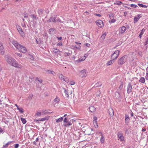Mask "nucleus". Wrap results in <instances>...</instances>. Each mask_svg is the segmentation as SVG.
<instances>
[{
	"label": "nucleus",
	"instance_id": "1",
	"mask_svg": "<svg viewBox=\"0 0 148 148\" xmlns=\"http://www.w3.org/2000/svg\"><path fill=\"white\" fill-rule=\"evenodd\" d=\"M5 59L6 62L12 66L17 68L21 69L22 68V66L21 64L17 63L16 61L11 57L8 55L6 56Z\"/></svg>",
	"mask_w": 148,
	"mask_h": 148
},
{
	"label": "nucleus",
	"instance_id": "2",
	"mask_svg": "<svg viewBox=\"0 0 148 148\" xmlns=\"http://www.w3.org/2000/svg\"><path fill=\"white\" fill-rule=\"evenodd\" d=\"M127 58V56H124L119 59L118 60V64L121 65L124 64L126 61Z\"/></svg>",
	"mask_w": 148,
	"mask_h": 148
},
{
	"label": "nucleus",
	"instance_id": "3",
	"mask_svg": "<svg viewBox=\"0 0 148 148\" xmlns=\"http://www.w3.org/2000/svg\"><path fill=\"white\" fill-rule=\"evenodd\" d=\"M119 53V51L116 50L113 53L111 56V59L115 60L118 58Z\"/></svg>",
	"mask_w": 148,
	"mask_h": 148
},
{
	"label": "nucleus",
	"instance_id": "4",
	"mask_svg": "<svg viewBox=\"0 0 148 148\" xmlns=\"http://www.w3.org/2000/svg\"><path fill=\"white\" fill-rule=\"evenodd\" d=\"M79 74L81 77H85L87 75V71L85 69L82 70L80 71Z\"/></svg>",
	"mask_w": 148,
	"mask_h": 148
},
{
	"label": "nucleus",
	"instance_id": "5",
	"mask_svg": "<svg viewBox=\"0 0 148 148\" xmlns=\"http://www.w3.org/2000/svg\"><path fill=\"white\" fill-rule=\"evenodd\" d=\"M132 86L131 83L128 84L127 87V93L129 94L132 92Z\"/></svg>",
	"mask_w": 148,
	"mask_h": 148
},
{
	"label": "nucleus",
	"instance_id": "6",
	"mask_svg": "<svg viewBox=\"0 0 148 148\" xmlns=\"http://www.w3.org/2000/svg\"><path fill=\"white\" fill-rule=\"evenodd\" d=\"M97 26L100 28L104 26L103 21L101 20H98L96 22Z\"/></svg>",
	"mask_w": 148,
	"mask_h": 148
},
{
	"label": "nucleus",
	"instance_id": "7",
	"mask_svg": "<svg viewBox=\"0 0 148 148\" xmlns=\"http://www.w3.org/2000/svg\"><path fill=\"white\" fill-rule=\"evenodd\" d=\"M16 27L18 31L21 36H24V33L22 28L20 26L18 25H17L16 26Z\"/></svg>",
	"mask_w": 148,
	"mask_h": 148
},
{
	"label": "nucleus",
	"instance_id": "8",
	"mask_svg": "<svg viewBox=\"0 0 148 148\" xmlns=\"http://www.w3.org/2000/svg\"><path fill=\"white\" fill-rule=\"evenodd\" d=\"M126 30V28L124 26L122 27L120 29L119 34V35L123 34Z\"/></svg>",
	"mask_w": 148,
	"mask_h": 148
},
{
	"label": "nucleus",
	"instance_id": "9",
	"mask_svg": "<svg viewBox=\"0 0 148 148\" xmlns=\"http://www.w3.org/2000/svg\"><path fill=\"white\" fill-rule=\"evenodd\" d=\"M42 80L38 78V88H40V90H41V87H42L44 84L42 83Z\"/></svg>",
	"mask_w": 148,
	"mask_h": 148
},
{
	"label": "nucleus",
	"instance_id": "10",
	"mask_svg": "<svg viewBox=\"0 0 148 148\" xmlns=\"http://www.w3.org/2000/svg\"><path fill=\"white\" fill-rule=\"evenodd\" d=\"M12 43L14 46L18 49H19L21 45L18 44L16 41L15 40L12 41Z\"/></svg>",
	"mask_w": 148,
	"mask_h": 148
},
{
	"label": "nucleus",
	"instance_id": "11",
	"mask_svg": "<svg viewBox=\"0 0 148 148\" xmlns=\"http://www.w3.org/2000/svg\"><path fill=\"white\" fill-rule=\"evenodd\" d=\"M142 16L141 14H138L135 16L134 18V23H136L138 22L139 19Z\"/></svg>",
	"mask_w": 148,
	"mask_h": 148
},
{
	"label": "nucleus",
	"instance_id": "12",
	"mask_svg": "<svg viewBox=\"0 0 148 148\" xmlns=\"http://www.w3.org/2000/svg\"><path fill=\"white\" fill-rule=\"evenodd\" d=\"M117 135L119 140H120L121 141H122L124 140V138L122 133L120 132H118V133Z\"/></svg>",
	"mask_w": 148,
	"mask_h": 148
},
{
	"label": "nucleus",
	"instance_id": "13",
	"mask_svg": "<svg viewBox=\"0 0 148 148\" xmlns=\"http://www.w3.org/2000/svg\"><path fill=\"white\" fill-rule=\"evenodd\" d=\"M50 118V116H46L45 117L39 119H38V121H44L48 120Z\"/></svg>",
	"mask_w": 148,
	"mask_h": 148
},
{
	"label": "nucleus",
	"instance_id": "14",
	"mask_svg": "<svg viewBox=\"0 0 148 148\" xmlns=\"http://www.w3.org/2000/svg\"><path fill=\"white\" fill-rule=\"evenodd\" d=\"M20 52L22 53H25L27 51L26 48L23 46L21 45L20 49H18Z\"/></svg>",
	"mask_w": 148,
	"mask_h": 148
},
{
	"label": "nucleus",
	"instance_id": "15",
	"mask_svg": "<svg viewBox=\"0 0 148 148\" xmlns=\"http://www.w3.org/2000/svg\"><path fill=\"white\" fill-rule=\"evenodd\" d=\"M4 53V50L2 43L0 42V54L3 55Z\"/></svg>",
	"mask_w": 148,
	"mask_h": 148
},
{
	"label": "nucleus",
	"instance_id": "16",
	"mask_svg": "<svg viewBox=\"0 0 148 148\" xmlns=\"http://www.w3.org/2000/svg\"><path fill=\"white\" fill-rule=\"evenodd\" d=\"M93 123L95 127L96 128L97 127H98L97 125V118L96 117H94Z\"/></svg>",
	"mask_w": 148,
	"mask_h": 148
},
{
	"label": "nucleus",
	"instance_id": "17",
	"mask_svg": "<svg viewBox=\"0 0 148 148\" xmlns=\"http://www.w3.org/2000/svg\"><path fill=\"white\" fill-rule=\"evenodd\" d=\"M108 113L110 116H112L114 115L113 110L112 108H110L108 110Z\"/></svg>",
	"mask_w": 148,
	"mask_h": 148
},
{
	"label": "nucleus",
	"instance_id": "18",
	"mask_svg": "<svg viewBox=\"0 0 148 148\" xmlns=\"http://www.w3.org/2000/svg\"><path fill=\"white\" fill-rule=\"evenodd\" d=\"M115 61V60H114L112 59L109 61H108L106 63V65L107 66L112 65Z\"/></svg>",
	"mask_w": 148,
	"mask_h": 148
},
{
	"label": "nucleus",
	"instance_id": "19",
	"mask_svg": "<svg viewBox=\"0 0 148 148\" xmlns=\"http://www.w3.org/2000/svg\"><path fill=\"white\" fill-rule=\"evenodd\" d=\"M57 18L51 17L49 19V22H57Z\"/></svg>",
	"mask_w": 148,
	"mask_h": 148
},
{
	"label": "nucleus",
	"instance_id": "20",
	"mask_svg": "<svg viewBox=\"0 0 148 148\" xmlns=\"http://www.w3.org/2000/svg\"><path fill=\"white\" fill-rule=\"evenodd\" d=\"M38 13L39 15V16H42L43 15V12H44V10L42 9H40L38 10Z\"/></svg>",
	"mask_w": 148,
	"mask_h": 148
},
{
	"label": "nucleus",
	"instance_id": "21",
	"mask_svg": "<svg viewBox=\"0 0 148 148\" xmlns=\"http://www.w3.org/2000/svg\"><path fill=\"white\" fill-rule=\"evenodd\" d=\"M125 123L128 124L129 123L130 121V119L129 118V116L127 114L125 115Z\"/></svg>",
	"mask_w": 148,
	"mask_h": 148
},
{
	"label": "nucleus",
	"instance_id": "22",
	"mask_svg": "<svg viewBox=\"0 0 148 148\" xmlns=\"http://www.w3.org/2000/svg\"><path fill=\"white\" fill-rule=\"evenodd\" d=\"M89 110L91 112H94L95 111L96 108L93 106H90L89 108Z\"/></svg>",
	"mask_w": 148,
	"mask_h": 148
},
{
	"label": "nucleus",
	"instance_id": "23",
	"mask_svg": "<svg viewBox=\"0 0 148 148\" xmlns=\"http://www.w3.org/2000/svg\"><path fill=\"white\" fill-rule=\"evenodd\" d=\"M72 124V123L71 121H68L67 123H64V124L63 125L65 127H69Z\"/></svg>",
	"mask_w": 148,
	"mask_h": 148
},
{
	"label": "nucleus",
	"instance_id": "24",
	"mask_svg": "<svg viewBox=\"0 0 148 148\" xmlns=\"http://www.w3.org/2000/svg\"><path fill=\"white\" fill-rule=\"evenodd\" d=\"M101 136L100 140L101 143L103 144L105 142V138L103 136V135H102V136Z\"/></svg>",
	"mask_w": 148,
	"mask_h": 148
},
{
	"label": "nucleus",
	"instance_id": "25",
	"mask_svg": "<svg viewBox=\"0 0 148 148\" xmlns=\"http://www.w3.org/2000/svg\"><path fill=\"white\" fill-rule=\"evenodd\" d=\"M139 82L142 83H144L145 82V78L143 77H141L139 80Z\"/></svg>",
	"mask_w": 148,
	"mask_h": 148
},
{
	"label": "nucleus",
	"instance_id": "26",
	"mask_svg": "<svg viewBox=\"0 0 148 148\" xmlns=\"http://www.w3.org/2000/svg\"><path fill=\"white\" fill-rule=\"evenodd\" d=\"M63 119V117H62L59 119L56 120V122L58 123V122H62Z\"/></svg>",
	"mask_w": 148,
	"mask_h": 148
},
{
	"label": "nucleus",
	"instance_id": "27",
	"mask_svg": "<svg viewBox=\"0 0 148 148\" xmlns=\"http://www.w3.org/2000/svg\"><path fill=\"white\" fill-rule=\"evenodd\" d=\"M31 17L33 19V21H36V15H34V14H32L30 15Z\"/></svg>",
	"mask_w": 148,
	"mask_h": 148
},
{
	"label": "nucleus",
	"instance_id": "28",
	"mask_svg": "<svg viewBox=\"0 0 148 148\" xmlns=\"http://www.w3.org/2000/svg\"><path fill=\"white\" fill-rule=\"evenodd\" d=\"M64 92L65 93L66 97L68 98H69V93L68 92V90L65 89V88H64Z\"/></svg>",
	"mask_w": 148,
	"mask_h": 148
},
{
	"label": "nucleus",
	"instance_id": "29",
	"mask_svg": "<svg viewBox=\"0 0 148 148\" xmlns=\"http://www.w3.org/2000/svg\"><path fill=\"white\" fill-rule=\"evenodd\" d=\"M42 114H50L49 112L45 110H42Z\"/></svg>",
	"mask_w": 148,
	"mask_h": 148
},
{
	"label": "nucleus",
	"instance_id": "30",
	"mask_svg": "<svg viewBox=\"0 0 148 148\" xmlns=\"http://www.w3.org/2000/svg\"><path fill=\"white\" fill-rule=\"evenodd\" d=\"M145 31V29H143L141 31V32L140 34L139 37L141 38L142 35L143 34L144 32Z\"/></svg>",
	"mask_w": 148,
	"mask_h": 148
},
{
	"label": "nucleus",
	"instance_id": "31",
	"mask_svg": "<svg viewBox=\"0 0 148 148\" xmlns=\"http://www.w3.org/2000/svg\"><path fill=\"white\" fill-rule=\"evenodd\" d=\"M123 4L122 2L121 1H117L116 2H115L114 3V5H121V4Z\"/></svg>",
	"mask_w": 148,
	"mask_h": 148
},
{
	"label": "nucleus",
	"instance_id": "32",
	"mask_svg": "<svg viewBox=\"0 0 148 148\" xmlns=\"http://www.w3.org/2000/svg\"><path fill=\"white\" fill-rule=\"evenodd\" d=\"M46 71L48 72V74H52L53 75V74L55 73L54 72L51 70H48Z\"/></svg>",
	"mask_w": 148,
	"mask_h": 148
},
{
	"label": "nucleus",
	"instance_id": "33",
	"mask_svg": "<svg viewBox=\"0 0 148 148\" xmlns=\"http://www.w3.org/2000/svg\"><path fill=\"white\" fill-rule=\"evenodd\" d=\"M102 85L101 84L100 82H98L96 83L94 87H99V86H100Z\"/></svg>",
	"mask_w": 148,
	"mask_h": 148
},
{
	"label": "nucleus",
	"instance_id": "34",
	"mask_svg": "<svg viewBox=\"0 0 148 148\" xmlns=\"http://www.w3.org/2000/svg\"><path fill=\"white\" fill-rule=\"evenodd\" d=\"M138 5L140 7H141L143 8H147V6L146 5H143V4H140V3H138Z\"/></svg>",
	"mask_w": 148,
	"mask_h": 148
},
{
	"label": "nucleus",
	"instance_id": "35",
	"mask_svg": "<svg viewBox=\"0 0 148 148\" xmlns=\"http://www.w3.org/2000/svg\"><path fill=\"white\" fill-rule=\"evenodd\" d=\"M109 16L110 19H112L114 18V16L113 14L112 13L110 14H109Z\"/></svg>",
	"mask_w": 148,
	"mask_h": 148
},
{
	"label": "nucleus",
	"instance_id": "36",
	"mask_svg": "<svg viewBox=\"0 0 148 148\" xmlns=\"http://www.w3.org/2000/svg\"><path fill=\"white\" fill-rule=\"evenodd\" d=\"M53 51L54 53H57L59 51V50L57 49L54 48L53 49Z\"/></svg>",
	"mask_w": 148,
	"mask_h": 148
},
{
	"label": "nucleus",
	"instance_id": "37",
	"mask_svg": "<svg viewBox=\"0 0 148 148\" xmlns=\"http://www.w3.org/2000/svg\"><path fill=\"white\" fill-rule=\"evenodd\" d=\"M21 120L23 124H25L26 122V120L23 118H21Z\"/></svg>",
	"mask_w": 148,
	"mask_h": 148
},
{
	"label": "nucleus",
	"instance_id": "38",
	"mask_svg": "<svg viewBox=\"0 0 148 148\" xmlns=\"http://www.w3.org/2000/svg\"><path fill=\"white\" fill-rule=\"evenodd\" d=\"M54 101L55 102L57 103L60 101V99L59 97H56L54 99Z\"/></svg>",
	"mask_w": 148,
	"mask_h": 148
},
{
	"label": "nucleus",
	"instance_id": "39",
	"mask_svg": "<svg viewBox=\"0 0 148 148\" xmlns=\"http://www.w3.org/2000/svg\"><path fill=\"white\" fill-rule=\"evenodd\" d=\"M64 81H65L66 82H69V80L68 78L66 77H64L63 78V79H62Z\"/></svg>",
	"mask_w": 148,
	"mask_h": 148
},
{
	"label": "nucleus",
	"instance_id": "40",
	"mask_svg": "<svg viewBox=\"0 0 148 148\" xmlns=\"http://www.w3.org/2000/svg\"><path fill=\"white\" fill-rule=\"evenodd\" d=\"M86 59L85 56H84L82 58H80L79 59V61L80 62L83 61H84Z\"/></svg>",
	"mask_w": 148,
	"mask_h": 148
},
{
	"label": "nucleus",
	"instance_id": "41",
	"mask_svg": "<svg viewBox=\"0 0 148 148\" xmlns=\"http://www.w3.org/2000/svg\"><path fill=\"white\" fill-rule=\"evenodd\" d=\"M18 110H19L20 112L21 113H23L24 112L23 109L22 108H18Z\"/></svg>",
	"mask_w": 148,
	"mask_h": 148
},
{
	"label": "nucleus",
	"instance_id": "42",
	"mask_svg": "<svg viewBox=\"0 0 148 148\" xmlns=\"http://www.w3.org/2000/svg\"><path fill=\"white\" fill-rule=\"evenodd\" d=\"M59 78L61 79H63V78L64 77V76L62 74H60L59 75Z\"/></svg>",
	"mask_w": 148,
	"mask_h": 148
},
{
	"label": "nucleus",
	"instance_id": "43",
	"mask_svg": "<svg viewBox=\"0 0 148 148\" xmlns=\"http://www.w3.org/2000/svg\"><path fill=\"white\" fill-rule=\"evenodd\" d=\"M106 35V33H105L102 35L101 37L103 39H104Z\"/></svg>",
	"mask_w": 148,
	"mask_h": 148
},
{
	"label": "nucleus",
	"instance_id": "44",
	"mask_svg": "<svg viewBox=\"0 0 148 148\" xmlns=\"http://www.w3.org/2000/svg\"><path fill=\"white\" fill-rule=\"evenodd\" d=\"M130 5L131 7L134 8H136L138 7L137 5L135 4H131Z\"/></svg>",
	"mask_w": 148,
	"mask_h": 148
},
{
	"label": "nucleus",
	"instance_id": "45",
	"mask_svg": "<svg viewBox=\"0 0 148 148\" xmlns=\"http://www.w3.org/2000/svg\"><path fill=\"white\" fill-rule=\"evenodd\" d=\"M55 29L54 28H51L49 29V32L50 34H51V32H53L54 30Z\"/></svg>",
	"mask_w": 148,
	"mask_h": 148
},
{
	"label": "nucleus",
	"instance_id": "46",
	"mask_svg": "<svg viewBox=\"0 0 148 148\" xmlns=\"http://www.w3.org/2000/svg\"><path fill=\"white\" fill-rule=\"evenodd\" d=\"M63 122L64 123H67L68 122V119L67 117H65L64 119Z\"/></svg>",
	"mask_w": 148,
	"mask_h": 148
},
{
	"label": "nucleus",
	"instance_id": "47",
	"mask_svg": "<svg viewBox=\"0 0 148 148\" xmlns=\"http://www.w3.org/2000/svg\"><path fill=\"white\" fill-rule=\"evenodd\" d=\"M116 21V20L115 19H114V18H113L112 19H111V20L110 21H109V22L111 23H114Z\"/></svg>",
	"mask_w": 148,
	"mask_h": 148
},
{
	"label": "nucleus",
	"instance_id": "48",
	"mask_svg": "<svg viewBox=\"0 0 148 148\" xmlns=\"http://www.w3.org/2000/svg\"><path fill=\"white\" fill-rule=\"evenodd\" d=\"M15 54H16L18 56H19L20 57H21L22 56V54L21 53H16Z\"/></svg>",
	"mask_w": 148,
	"mask_h": 148
},
{
	"label": "nucleus",
	"instance_id": "49",
	"mask_svg": "<svg viewBox=\"0 0 148 148\" xmlns=\"http://www.w3.org/2000/svg\"><path fill=\"white\" fill-rule=\"evenodd\" d=\"M97 134H98V135L100 134V135L101 136H102V135H103V134L101 132H97Z\"/></svg>",
	"mask_w": 148,
	"mask_h": 148
},
{
	"label": "nucleus",
	"instance_id": "50",
	"mask_svg": "<svg viewBox=\"0 0 148 148\" xmlns=\"http://www.w3.org/2000/svg\"><path fill=\"white\" fill-rule=\"evenodd\" d=\"M57 22L58 21V22H61V23H63V22L62 21H61L60 20V18H57Z\"/></svg>",
	"mask_w": 148,
	"mask_h": 148
},
{
	"label": "nucleus",
	"instance_id": "51",
	"mask_svg": "<svg viewBox=\"0 0 148 148\" xmlns=\"http://www.w3.org/2000/svg\"><path fill=\"white\" fill-rule=\"evenodd\" d=\"M123 84H121L120 86H119V88L120 89V90H121V89H122L123 88Z\"/></svg>",
	"mask_w": 148,
	"mask_h": 148
},
{
	"label": "nucleus",
	"instance_id": "52",
	"mask_svg": "<svg viewBox=\"0 0 148 148\" xmlns=\"http://www.w3.org/2000/svg\"><path fill=\"white\" fill-rule=\"evenodd\" d=\"M57 45L59 46H62V42H60L58 43Z\"/></svg>",
	"mask_w": 148,
	"mask_h": 148
},
{
	"label": "nucleus",
	"instance_id": "53",
	"mask_svg": "<svg viewBox=\"0 0 148 148\" xmlns=\"http://www.w3.org/2000/svg\"><path fill=\"white\" fill-rule=\"evenodd\" d=\"M14 147L15 148H17L18 147L19 144H16L14 145Z\"/></svg>",
	"mask_w": 148,
	"mask_h": 148
},
{
	"label": "nucleus",
	"instance_id": "54",
	"mask_svg": "<svg viewBox=\"0 0 148 148\" xmlns=\"http://www.w3.org/2000/svg\"><path fill=\"white\" fill-rule=\"evenodd\" d=\"M64 54L65 56H69L70 53L69 52H65Z\"/></svg>",
	"mask_w": 148,
	"mask_h": 148
},
{
	"label": "nucleus",
	"instance_id": "55",
	"mask_svg": "<svg viewBox=\"0 0 148 148\" xmlns=\"http://www.w3.org/2000/svg\"><path fill=\"white\" fill-rule=\"evenodd\" d=\"M75 47L76 48H77V49H80V48H81V47L80 46H75Z\"/></svg>",
	"mask_w": 148,
	"mask_h": 148
},
{
	"label": "nucleus",
	"instance_id": "56",
	"mask_svg": "<svg viewBox=\"0 0 148 148\" xmlns=\"http://www.w3.org/2000/svg\"><path fill=\"white\" fill-rule=\"evenodd\" d=\"M42 112H38V116H40L42 114Z\"/></svg>",
	"mask_w": 148,
	"mask_h": 148
},
{
	"label": "nucleus",
	"instance_id": "57",
	"mask_svg": "<svg viewBox=\"0 0 148 148\" xmlns=\"http://www.w3.org/2000/svg\"><path fill=\"white\" fill-rule=\"evenodd\" d=\"M148 44V37H147V39H146V41H145V45H146Z\"/></svg>",
	"mask_w": 148,
	"mask_h": 148
},
{
	"label": "nucleus",
	"instance_id": "58",
	"mask_svg": "<svg viewBox=\"0 0 148 148\" xmlns=\"http://www.w3.org/2000/svg\"><path fill=\"white\" fill-rule=\"evenodd\" d=\"M25 16H24V18H27L28 17V15L26 13H24Z\"/></svg>",
	"mask_w": 148,
	"mask_h": 148
},
{
	"label": "nucleus",
	"instance_id": "59",
	"mask_svg": "<svg viewBox=\"0 0 148 148\" xmlns=\"http://www.w3.org/2000/svg\"><path fill=\"white\" fill-rule=\"evenodd\" d=\"M75 84V82H74L72 81L71 82V85H74Z\"/></svg>",
	"mask_w": 148,
	"mask_h": 148
},
{
	"label": "nucleus",
	"instance_id": "60",
	"mask_svg": "<svg viewBox=\"0 0 148 148\" xmlns=\"http://www.w3.org/2000/svg\"><path fill=\"white\" fill-rule=\"evenodd\" d=\"M57 38L59 40H61L62 39V38L61 37H57Z\"/></svg>",
	"mask_w": 148,
	"mask_h": 148
},
{
	"label": "nucleus",
	"instance_id": "61",
	"mask_svg": "<svg viewBox=\"0 0 148 148\" xmlns=\"http://www.w3.org/2000/svg\"><path fill=\"white\" fill-rule=\"evenodd\" d=\"M146 129H145V128H143V129L142 130V132H145V131H146Z\"/></svg>",
	"mask_w": 148,
	"mask_h": 148
},
{
	"label": "nucleus",
	"instance_id": "62",
	"mask_svg": "<svg viewBox=\"0 0 148 148\" xmlns=\"http://www.w3.org/2000/svg\"><path fill=\"white\" fill-rule=\"evenodd\" d=\"M3 132V130L1 127H0V133H1L2 132Z\"/></svg>",
	"mask_w": 148,
	"mask_h": 148
},
{
	"label": "nucleus",
	"instance_id": "63",
	"mask_svg": "<svg viewBox=\"0 0 148 148\" xmlns=\"http://www.w3.org/2000/svg\"><path fill=\"white\" fill-rule=\"evenodd\" d=\"M95 15L98 16H101V15L100 14H95Z\"/></svg>",
	"mask_w": 148,
	"mask_h": 148
},
{
	"label": "nucleus",
	"instance_id": "64",
	"mask_svg": "<svg viewBox=\"0 0 148 148\" xmlns=\"http://www.w3.org/2000/svg\"><path fill=\"white\" fill-rule=\"evenodd\" d=\"M86 45L87 46V47H89L90 46V44H88V43H86Z\"/></svg>",
	"mask_w": 148,
	"mask_h": 148
}]
</instances>
